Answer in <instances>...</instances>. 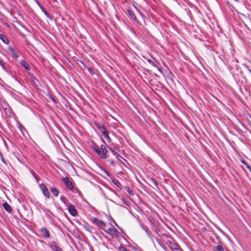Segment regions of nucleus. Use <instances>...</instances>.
<instances>
[{
    "label": "nucleus",
    "instance_id": "15",
    "mask_svg": "<svg viewBox=\"0 0 251 251\" xmlns=\"http://www.w3.org/2000/svg\"><path fill=\"white\" fill-rule=\"evenodd\" d=\"M50 191L52 194L55 196L57 197L59 195V191L58 190L54 187H52L50 188Z\"/></svg>",
    "mask_w": 251,
    "mask_h": 251
},
{
    "label": "nucleus",
    "instance_id": "16",
    "mask_svg": "<svg viewBox=\"0 0 251 251\" xmlns=\"http://www.w3.org/2000/svg\"><path fill=\"white\" fill-rule=\"evenodd\" d=\"M0 66L3 70L6 69V66H8V64L5 62L0 57Z\"/></svg>",
    "mask_w": 251,
    "mask_h": 251
},
{
    "label": "nucleus",
    "instance_id": "10",
    "mask_svg": "<svg viewBox=\"0 0 251 251\" xmlns=\"http://www.w3.org/2000/svg\"><path fill=\"white\" fill-rule=\"evenodd\" d=\"M9 50L10 51L12 56L13 58H17L19 57V55L17 52L15 51V50L11 46L8 47V48Z\"/></svg>",
    "mask_w": 251,
    "mask_h": 251
},
{
    "label": "nucleus",
    "instance_id": "7",
    "mask_svg": "<svg viewBox=\"0 0 251 251\" xmlns=\"http://www.w3.org/2000/svg\"><path fill=\"white\" fill-rule=\"evenodd\" d=\"M40 188L41 190L44 195L47 198H50V193L46 186L44 183H41L40 185Z\"/></svg>",
    "mask_w": 251,
    "mask_h": 251
},
{
    "label": "nucleus",
    "instance_id": "1",
    "mask_svg": "<svg viewBox=\"0 0 251 251\" xmlns=\"http://www.w3.org/2000/svg\"><path fill=\"white\" fill-rule=\"evenodd\" d=\"M91 147L100 158L105 159L108 156L107 154L108 151L104 145H101L100 147L97 144L93 142Z\"/></svg>",
    "mask_w": 251,
    "mask_h": 251
},
{
    "label": "nucleus",
    "instance_id": "21",
    "mask_svg": "<svg viewBox=\"0 0 251 251\" xmlns=\"http://www.w3.org/2000/svg\"><path fill=\"white\" fill-rule=\"evenodd\" d=\"M149 181L151 183L154 185L156 187H158V182L154 178H151Z\"/></svg>",
    "mask_w": 251,
    "mask_h": 251
},
{
    "label": "nucleus",
    "instance_id": "39",
    "mask_svg": "<svg viewBox=\"0 0 251 251\" xmlns=\"http://www.w3.org/2000/svg\"><path fill=\"white\" fill-rule=\"evenodd\" d=\"M2 161L3 163H4L5 164H6V162H5V160H4L3 158H2Z\"/></svg>",
    "mask_w": 251,
    "mask_h": 251
},
{
    "label": "nucleus",
    "instance_id": "42",
    "mask_svg": "<svg viewBox=\"0 0 251 251\" xmlns=\"http://www.w3.org/2000/svg\"><path fill=\"white\" fill-rule=\"evenodd\" d=\"M102 142H103L104 144H105V142L104 140L102 138Z\"/></svg>",
    "mask_w": 251,
    "mask_h": 251
},
{
    "label": "nucleus",
    "instance_id": "35",
    "mask_svg": "<svg viewBox=\"0 0 251 251\" xmlns=\"http://www.w3.org/2000/svg\"><path fill=\"white\" fill-rule=\"evenodd\" d=\"M106 224L103 222L102 225H101V226H100V228H101L104 230V228L106 227Z\"/></svg>",
    "mask_w": 251,
    "mask_h": 251
},
{
    "label": "nucleus",
    "instance_id": "22",
    "mask_svg": "<svg viewBox=\"0 0 251 251\" xmlns=\"http://www.w3.org/2000/svg\"><path fill=\"white\" fill-rule=\"evenodd\" d=\"M9 68H10L9 65H8V66H6V69H4L3 70L4 71H5L6 72H7L10 75L13 76H14L13 73L11 70H10Z\"/></svg>",
    "mask_w": 251,
    "mask_h": 251
},
{
    "label": "nucleus",
    "instance_id": "14",
    "mask_svg": "<svg viewBox=\"0 0 251 251\" xmlns=\"http://www.w3.org/2000/svg\"><path fill=\"white\" fill-rule=\"evenodd\" d=\"M0 39L5 44H9V40L4 34H0Z\"/></svg>",
    "mask_w": 251,
    "mask_h": 251
},
{
    "label": "nucleus",
    "instance_id": "24",
    "mask_svg": "<svg viewBox=\"0 0 251 251\" xmlns=\"http://www.w3.org/2000/svg\"><path fill=\"white\" fill-rule=\"evenodd\" d=\"M101 133L104 136L106 134H107V133H109L108 130H107L105 126H104V127H102V128L101 129V130L100 131Z\"/></svg>",
    "mask_w": 251,
    "mask_h": 251
},
{
    "label": "nucleus",
    "instance_id": "41",
    "mask_svg": "<svg viewBox=\"0 0 251 251\" xmlns=\"http://www.w3.org/2000/svg\"><path fill=\"white\" fill-rule=\"evenodd\" d=\"M114 223L115 225V226H118V225L117 224V223L114 221Z\"/></svg>",
    "mask_w": 251,
    "mask_h": 251
},
{
    "label": "nucleus",
    "instance_id": "6",
    "mask_svg": "<svg viewBox=\"0 0 251 251\" xmlns=\"http://www.w3.org/2000/svg\"><path fill=\"white\" fill-rule=\"evenodd\" d=\"M104 231L111 236H114L118 232L117 229L114 228L112 225L107 229H104Z\"/></svg>",
    "mask_w": 251,
    "mask_h": 251
},
{
    "label": "nucleus",
    "instance_id": "38",
    "mask_svg": "<svg viewBox=\"0 0 251 251\" xmlns=\"http://www.w3.org/2000/svg\"><path fill=\"white\" fill-rule=\"evenodd\" d=\"M34 178L36 179V180L37 181V182H39V181L40 180V178L39 177H38L37 176L34 177Z\"/></svg>",
    "mask_w": 251,
    "mask_h": 251
},
{
    "label": "nucleus",
    "instance_id": "19",
    "mask_svg": "<svg viewBox=\"0 0 251 251\" xmlns=\"http://www.w3.org/2000/svg\"><path fill=\"white\" fill-rule=\"evenodd\" d=\"M128 14L130 16V17L134 19L135 21L136 20V16L134 14V13L130 9H128L127 10Z\"/></svg>",
    "mask_w": 251,
    "mask_h": 251
},
{
    "label": "nucleus",
    "instance_id": "31",
    "mask_svg": "<svg viewBox=\"0 0 251 251\" xmlns=\"http://www.w3.org/2000/svg\"><path fill=\"white\" fill-rule=\"evenodd\" d=\"M119 250L120 251H129L125 247L122 246L119 248Z\"/></svg>",
    "mask_w": 251,
    "mask_h": 251
},
{
    "label": "nucleus",
    "instance_id": "29",
    "mask_svg": "<svg viewBox=\"0 0 251 251\" xmlns=\"http://www.w3.org/2000/svg\"><path fill=\"white\" fill-rule=\"evenodd\" d=\"M111 151L113 153V155H115L117 158H118L119 157H122V156L119 154L117 152L113 151V150L111 149Z\"/></svg>",
    "mask_w": 251,
    "mask_h": 251
},
{
    "label": "nucleus",
    "instance_id": "20",
    "mask_svg": "<svg viewBox=\"0 0 251 251\" xmlns=\"http://www.w3.org/2000/svg\"><path fill=\"white\" fill-rule=\"evenodd\" d=\"M148 62L151 64V65L152 66H153L154 67L157 68L158 70H159L160 71H161V69L160 68H158V66H157V65L153 61H152L151 60V59H148Z\"/></svg>",
    "mask_w": 251,
    "mask_h": 251
},
{
    "label": "nucleus",
    "instance_id": "4",
    "mask_svg": "<svg viewBox=\"0 0 251 251\" xmlns=\"http://www.w3.org/2000/svg\"><path fill=\"white\" fill-rule=\"evenodd\" d=\"M39 231L41 233V235L42 237L44 238H49L50 237V232L48 229L45 227H42Z\"/></svg>",
    "mask_w": 251,
    "mask_h": 251
},
{
    "label": "nucleus",
    "instance_id": "40",
    "mask_svg": "<svg viewBox=\"0 0 251 251\" xmlns=\"http://www.w3.org/2000/svg\"><path fill=\"white\" fill-rule=\"evenodd\" d=\"M106 175H107L108 176H110L109 173H108L107 172H106Z\"/></svg>",
    "mask_w": 251,
    "mask_h": 251
},
{
    "label": "nucleus",
    "instance_id": "5",
    "mask_svg": "<svg viewBox=\"0 0 251 251\" xmlns=\"http://www.w3.org/2000/svg\"><path fill=\"white\" fill-rule=\"evenodd\" d=\"M49 246L53 251H63L62 249L59 247L55 241H51L49 243Z\"/></svg>",
    "mask_w": 251,
    "mask_h": 251
},
{
    "label": "nucleus",
    "instance_id": "25",
    "mask_svg": "<svg viewBox=\"0 0 251 251\" xmlns=\"http://www.w3.org/2000/svg\"><path fill=\"white\" fill-rule=\"evenodd\" d=\"M94 124L97 127V128L99 129V130H101V129L102 128V127H104V125H100V124H98L97 122H95L94 123Z\"/></svg>",
    "mask_w": 251,
    "mask_h": 251
},
{
    "label": "nucleus",
    "instance_id": "33",
    "mask_svg": "<svg viewBox=\"0 0 251 251\" xmlns=\"http://www.w3.org/2000/svg\"><path fill=\"white\" fill-rule=\"evenodd\" d=\"M245 68L249 71V72L251 74V67H250L249 66L244 65Z\"/></svg>",
    "mask_w": 251,
    "mask_h": 251
},
{
    "label": "nucleus",
    "instance_id": "2",
    "mask_svg": "<svg viewBox=\"0 0 251 251\" xmlns=\"http://www.w3.org/2000/svg\"><path fill=\"white\" fill-rule=\"evenodd\" d=\"M167 244L173 251H183L179 247V245L176 243H173L171 241L168 240L167 241Z\"/></svg>",
    "mask_w": 251,
    "mask_h": 251
},
{
    "label": "nucleus",
    "instance_id": "32",
    "mask_svg": "<svg viewBox=\"0 0 251 251\" xmlns=\"http://www.w3.org/2000/svg\"><path fill=\"white\" fill-rule=\"evenodd\" d=\"M126 190L127 191V192L130 194V195H133V192L132 191V190L129 188V187H127L126 188Z\"/></svg>",
    "mask_w": 251,
    "mask_h": 251
},
{
    "label": "nucleus",
    "instance_id": "23",
    "mask_svg": "<svg viewBox=\"0 0 251 251\" xmlns=\"http://www.w3.org/2000/svg\"><path fill=\"white\" fill-rule=\"evenodd\" d=\"M38 4L41 7V8L42 9L43 11L44 12V13L47 16V17H48L49 18L51 19V17L50 16V14L48 13L47 11L45 9L43 8V7L41 5H40V3L39 2H38Z\"/></svg>",
    "mask_w": 251,
    "mask_h": 251
},
{
    "label": "nucleus",
    "instance_id": "34",
    "mask_svg": "<svg viewBox=\"0 0 251 251\" xmlns=\"http://www.w3.org/2000/svg\"><path fill=\"white\" fill-rule=\"evenodd\" d=\"M88 70L90 74H94L93 70L92 69H91L90 67L88 68Z\"/></svg>",
    "mask_w": 251,
    "mask_h": 251
},
{
    "label": "nucleus",
    "instance_id": "18",
    "mask_svg": "<svg viewBox=\"0 0 251 251\" xmlns=\"http://www.w3.org/2000/svg\"><path fill=\"white\" fill-rule=\"evenodd\" d=\"M60 200L66 205V206H68L69 205V203H68V200L67 199V198L64 196H61L60 197Z\"/></svg>",
    "mask_w": 251,
    "mask_h": 251
},
{
    "label": "nucleus",
    "instance_id": "9",
    "mask_svg": "<svg viewBox=\"0 0 251 251\" xmlns=\"http://www.w3.org/2000/svg\"><path fill=\"white\" fill-rule=\"evenodd\" d=\"M91 221L92 223L95 224L99 227L101 226V225H102L103 222V221H101L96 217L92 218Z\"/></svg>",
    "mask_w": 251,
    "mask_h": 251
},
{
    "label": "nucleus",
    "instance_id": "17",
    "mask_svg": "<svg viewBox=\"0 0 251 251\" xmlns=\"http://www.w3.org/2000/svg\"><path fill=\"white\" fill-rule=\"evenodd\" d=\"M156 240L157 242L159 244V245L164 250H166V247L165 246V244L161 241V240H160L158 238H156Z\"/></svg>",
    "mask_w": 251,
    "mask_h": 251
},
{
    "label": "nucleus",
    "instance_id": "26",
    "mask_svg": "<svg viewBox=\"0 0 251 251\" xmlns=\"http://www.w3.org/2000/svg\"><path fill=\"white\" fill-rule=\"evenodd\" d=\"M215 248L217 251H224V248L222 245H218Z\"/></svg>",
    "mask_w": 251,
    "mask_h": 251
},
{
    "label": "nucleus",
    "instance_id": "28",
    "mask_svg": "<svg viewBox=\"0 0 251 251\" xmlns=\"http://www.w3.org/2000/svg\"><path fill=\"white\" fill-rule=\"evenodd\" d=\"M140 226L146 232V233L149 235V232L147 227L143 225L142 223L140 224Z\"/></svg>",
    "mask_w": 251,
    "mask_h": 251
},
{
    "label": "nucleus",
    "instance_id": "30",
    "mask_svg": "<svg viewBox=\"0 0 251 251\" xmlns=\"http://www.w3.org/2000/svg\"><path fill=\"white\" fill-rule=\"evenodd\" d=\"M104 137L106 138V139L107 140V141L108 142H111V138H110L109 136V133H107V134L104 135Z\"/></svg>",
    "mask_w": 251,
    "mask_h": 251
},
{
    "label": "nucleus",
    "instance_id": "8",
    "mask_svg": "<svg viewBox=\"0 0 251 251\" xmlns=\"http://www.w3.org/2000/svg\"><path fill=\"white\" fill-rule=\"evenodd\" d=\"M67 206L68 207V211L72 216L75 217L77 214V210L74 205L70 204L68 205Z\"/></svg>",
    "mask_w": 251,
    "mask_h": 251
},
{
    "label": "nucleus",
    "instance_id": "13",
    "mask_svg": "<svg viewBox=\"0 0 251 251\" xmlns=\"http://www.w3.org/2000/svg\"><path fill=\"white\" fill-rule=\"evenodd\" d=\"M111 181L117 187L119 188L120 189H122V186L118 179L116 178H113L111 179Z\"/></svg>",
    "mask_w": 251,
    "mask_h": 251
},
{
    "label": "nucleus",
    "instance_id": "36",
    "mask_svg": "<svg viewBox=\"0 0 251 251\" xmlns=\"http://www.w3.org/2000/svg\"><path fill=\"white\" fill-rule=\"evenodd\" d=\"M108 162H110V164L112 166H115V162L113 160H108Z\"/></svg>",
    "mask_w": 251,
    "mask_h": 251
},
{
    "label": "nucleus",
    "instance_id": "27",
    "mask_svg": "<svg viewBox=\"0 0 251 251\" xmlns=\"http://www.w3.org/2000/svg\"><path fill=\"white\" fill-rule=\"evenodd\" d=\"M18 127L22 133H23V130H25V127L21 124H18Z\"/></svg>",
    "mask_w": 251,
    "mask_h": 251
},
{
    "label": "nucleus",
    "instance_id": "11",
    "mask_svg": "<svg viewBox=\"0 0 251 251\" xmlns=\"http://www.w3.org/2000/svg\"><path fill=\"white\" fill-rule=\"evenodd\" d=\"M20 64L25 68L26 70H30V67L28 63H27L25 60H21L20 61Z\"/></svg>",
    "mask_w": 251,
    "mask_h": 251
},
{
    "label": "nucleus",
    "instance_id": "12",
    "mask_svg": "<svg viewBox=\"0 0 251 251\" xmlns=\"http://www.w3.org/2000/svg\"><path fill=\"white\" fill-rule=\"evenodd\" d=\"M3 207L4 209L8 212L9 213H11L12 212V208L11 206L6 202H4L2 204Z\"/></svg>",
    "mask_w": 251,
    "mask_h": 251
},
{
    "label": "nucleus",
    "instance_id": "3",
    "mask_svg": "<svg viewBox=\"0 0 251 251\" xmlns=\"http://www.w3.org/2000/svg\"><path fill=\"white\" fill-rule=\"evenodd\" d=\"M62 181L65 184V186L67 188L70 190H73L74 188V186L72 181H70L67 177H63L62 179Z\"/></svg>",
    "mask_w": 251,
    "mask_h": 251
},
{
    "label": "nucleus",
    "instance_id": "37",
    "mask_svg": "<svg viewBox=\"0 0 251 251\" xmlns=\"http://www.w3.org/2000/svg\"><path fill=\"white\" fill-rule=\"evenodd\" d=\"M30 172L32 175V176H33L34 177L36 176V175L33 170H31Z\"/></svg>",
    "mask_w": 251,
    "mask_h": 251
}]
</instances>
